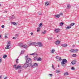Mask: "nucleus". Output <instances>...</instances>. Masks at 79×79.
I'll list each match as a JSON object with an SVG mask.
<instances>
[{
  "label": "nucleus",
  "mask_w": 79,
  "mask_h": 79,
  "mask_svg": "<svg viewBox=\"0 0 79 79\" xmlns=\"http://www.w3.org/2000/svg\"><path fill=\"white\" fill-rule=\"evenodd\" d=\"M46 33V30H45L42 33V34H45Z\"/></svg>",
  "instance_id": "nucleus-37"
},
{
  "label": "nucleus",
  "mask_w": 79,
  "mask_h": 79,
  "mask_svg": "<svg viewBox=\"0 0 79 79\" xmlns=\"http://www.w3.org/2000/svg\"><path fill=\"white\" fill-rule=\"evenodd\" d=\"M70 28H71V26H68L66 28V29H70Z\"/></svg>",
  "instance_id": "nucleus-20"
},
{
  "label": "nucleus",
  "mask_w": 79,
  "mask_h": 79,
  "mask_svg": "<svg viewBox=\"0 0 79 79\" xmlns=\"http://www.w3.org/2000/svg\"><path fill=\"white\" fill-rule=\"evenodd\" d=\"M15 35L16 36H17V35H18V34H16V35Z\"/></svg>",
  "instance_id": "nucleus-53"
},
{
  "label": "nucleus",
  "mask_w": 79,
  "mask_h": 79,
  "mask_svg": "<svg viewBox=\"0 0 79 79\" xmlns=\"http://www.w3.org/2000/svg\"><path fill=\"white\" fill-rule=\"evenodd\" d=\"M23 44L22 43H19V46L20 47H23Z\"/></svg>",
  "instance_id": "nucleus-13"
},
{
  "label": "nucleus",
  "mask_w": 79,
  "mask_h": 79,
  "mask_svg": "<svg viewBox=\"0 0 79 79\" xmlns=\"http://www.w3.org/2000/svg\"><path fill=\"white\" fill-rule=\"evenodd\" d=\"M25 59L26 63H25L23 66L24 68H27L28 66L30 67L32 65V60L31 58H29V56L27 55L25 56Z\"/></svg>",
  "instance_id": "nucleus-1"
},
{
  "label": "nucleus",
  "mask_w": 79,
  "mask_h": 79,
  "mask_svg": "<svg viewBox=\"0 0 79 79\" xmlns=\"http://www.w3.org/2000/svg\"><path fill=\"white\" fill-rule=\"evenodd\" d=\"M10 19H14V18H15V16L14 15H12L10 17Z\"/></svg>",
  "instance_id": "nucleus-22"
},
{
  "label": "nucleus",
  "mask_w": 79,
  "mask_h": 79,
  "mask_svg": "<svg viewBox=\"0 0 79 79\" xmlns=\"http://www.w3.org/2000/svg\"><path fill=\"white\" fill-rule=\"evenodd\" d=\"M16 39V37H14L13 38V39Z\"/></svg>",
  "instance_id": "nucleus-48"
},
{
  "label": "nucleus",
  "mask_w": 79,
  "mask_h": 79,
  "mask_svg": "<svg viewBox=\"0 0 79 79\" xmlns=\"http://www.w3.org/2000/svg\"><path fill=\"white\" fill-rule=\"evenodd\" d=\"M0 79H2V76H0Z\"/></svg>",
  "instance_id": "nucleus-52"
},
{
  "label": "nucleus",
  "mask_w": 79,
  "mask_h": 79,
  "mask_svg": "<svg viewBox=\"0 0 79 79\" xmlns=\"http://www.w3.org/2000/svg\"><path fill=\"white\" fill-rule=\"evenodd\" d=\"M61 47H63L64 48H65L67 47V44H61Z\"/></svg>",
  "instance_id": "nucleus-11"
},
{
  "label": "nucleus",
  "mask_w": 79,
  "mask_h": 79,
  "mask_svg": "<svg viewBox=\"0 0 79 79\" xmlns=\"http://www.w3.org/2000/svg\"><path fill=\"white\" fill-rule=\"evenodd\" d=\"M71 69H72V70H74V69H75L74 68V67H71Z\"/></svg>",
  "instance_id": "nucleus-35"
},
{
  "label": "nucleus",
  "mask_w": 79,
  "mask_h": 79,
  "mask_svg": "<svg viewBox=\"0 0 79 79\" xmlns=\"http://www.w3.org/2000/svg\"><path fill=\"white\" fill-rule=\"evenodd\" d=\"M67 7L68 9H69L71 8V5L69 4H67Z\"/></svg>",
  "instance_id": "nucleus-18"
},
{
  "label": "nucleus",
  "mask_w": 79,
  "mask_h": 79,
  "mask_svg": "<svg viewBox=\"0 0 79 79\" xmlns=\"http://www.w3.org/2000/svg\"><path fill=\"white\" fill-rule=\"evenodd\" d=\"M23 48H28V47L26 45H23Z\"/></svg>",
  "instance_id": "nucleus-14"
},
{
  "label": "nucleus",
  "mask_w": 79,
  "mask_h": 79,
  "mask_svg": "<svg viewBox=\"0 0 79 79\" xmlns=\"http://www.w3.org/2000/svg\"><path fill=\"white\" fill-rule=\"evenodd\" d=\"M2 58L0 57V63H2Z\"/></svg>",
  "instance_id": "nucleus-42"
},
{
  "label": "nucleus",
  "mask_w": 79,
  "mask_h": 79,
  "mask_svg": "<svg viewBox=\"0 0 79 79\" xmlns=\"http://www.w3.org/2000/svg\"><path fill=\"white\" fill-rule=\"evenodd\" d=\"M68 75H69V73H68V72H65L64 73V76H68Z\"/></svg>",
  "instance_id": "nucleus-17"
},
{
  "label": "nucleus",
  "mask_w": 79,
  "mask_h": 79,
  "mask_svg": "<svg viewBox=\"0 0 79 79\" xmlns=\"http://www.w3.org/2000/svg\"><path fill=\"white\" fill-rule=\"evenodd\" d=\"M2 38V35H0V38Z\"/></svg>",
  "instance_id": "nucleus-51"
},
{
  "label": "nucleus",
  "mask_w": 79,
  "mask_h": 79,
  "mask_svg": "<svg viewBox=\"0 0 79 79\" xmlns=\"http://www.w3.org/2000/svg\"><path fill=\"white\" fill-rule=\"evenodd\" d=\"M49 5V3L48 2H46L45 5L46 6H48Z\"/></svg>",
  "instance_id": "nucleus-24"
},
{
  "label": "nucleus",
  "mask_w": 79,
  "mask_h": 79,
  "mask_svg": "<svg viewBox=\"0 0 79 79\" xmlns=\"http://www.w3.org/2000/svg\"><path fill=\"white\" fill-rule=\"evenodd\" d=\"M14 68H15L16 70H17V69H18L19 68H21V66L20 64H19V65H17L16 67V65H14Z\"/></svg>",
  "instance_id": "nucleus-4"
},
{
  "label": "nucleus",
  "mask_w": 79,
  "mask_h": 79,
  "mask_svg": "<svg viewBox=\"0 0 79 79\" xmlns=\"http://www.w3.org/2000/svg\"><path fill=\"white\" fill-rule=\"evenodd\" d=\"M11 43H10V41H9L7 43V46L5 48L6 49H10L11 48Z\"/></svg>",
  "instance_id": "nucleus-3"
},
{
  "label": "nucleus",
  "mask_w": 79,
  "mask_h": 79,
  "mask_svg": "<svg viewBox=\"0 0 79 79\" xmlns=\"http://www.w3.org/2000/svg\"><path fill=\"white\" fill-rule=\"evenodd\" d=\"M39 13H40V12H38V14H39Z\"/></svg>",
  "instance_id": "nucleus-54"
},
{
  "label": "nucleus",
  "mask_w": 79,
  "mask_h": 79,
  "mask_svg": "<svg viewBox=\"0 0 79 79\" xmlns=\"http://www.w3.org/2000/svg\"><path fill=\"white\" fill-rule=\"evenodd\" d=\"M56 59H59V58L58 57V56H57L56 57Z\"/></svg>",
  "instance_id": "nucleus-45"
},
{
  "label": "nucleus",
  "mask_w": 79,
  "mask_h": 79,
  "mask_svg": "<svg viewBox=\"0 0 79 79\" xmlns=\"http://www.w3.org/2000/svg\"><path fill=\"white\" fill-rule=\"evenodd\" d=\"M41 26H42V23H40V24L39 25V27L37 28V32H39L40 31V27Z\"/></svg>",
  "instance_id": "nucleus-5"
},
{
  "label": "nucleus",
  "mask_w": 79,
  "mask_h": 79,
  "mask_svg": "<svg viewBox=\"0 0 79 79\" xmlns=\"http://www.w3.org/2000/svg\"><path fill=\"white\" fill-rule=\"evenodd\" d=\"M11 23L12 24H13L14 25H15V26H16V23L15 22H12Z\"/></svg>",
  "instance_id": "nucleus-23"
},
{
  "label": "nucleus",
  "mask_w": 79,
  "mask_h": 79,
  "mask_svg": "<svg viewBox=\"0 0 79 79\" xmlns=\"http://www.w3.org/2000/svg\"><path fill=\"white\" fill-rule=\"evenodd\" d=\"M68 62V61L66 60V59H64L62 61V62L61 63V64L62 66L63 67H64L65 66H66L65 63H67Z\"/></svg>",
  "instance_id": "nucleus-2"
},
{
  "label": "nucleus",
  "mask_w": 79,
  "mask_h": 79,
  "mask_svg": "<svg viewBox=\"0 0 79 79\" xmlns=\"http://www.w3.org/2000/svg\"><path fill=\"white\" fill-rule=\"evenodd\" d=\"M34 60H35V61H36V60H37V57H34Z\"/></svg>",
  "instance_id": "nucleus-33"
},
{
  "label": "nucleus",
  "mask_w": 79,
  "mask_h": 79,
  "mask_svg": "<svg viewBox=\"0 0 79 79\" xmlns=\"http://www.w3.org/2000/svg\"><path fill=\"white\" fill-rule=\"evenodd\" d=\"M37 61H42V59L40 57H39L37 59Z\"/></svg>",
  "instance_id": "nucleus-16"
},
{
  "label": "nucleus",
  "mask_w": 79,
  "mask_h": 79,
  "mask_svg": "<svg viewBox=\"0 0 79 79\" xmlns=\"http://www.w3.org/2000/svg\"><path fill=\"white\" fill-rule=\"evenodd\" d=\"M58 67H60V66L59 65H58Z\"/></svg>",
  "instance_id": "nucleus-56"
},
{
  "label": "nucleus",
  "mask_w": 79,
  "mask_h": 79,
  "mask_svg": "<svg viewBox=\"0 0 79 79\" xmlns=\"http://www.w3.org/2000/svg\"><path fill=\"white\" fill-rule=\"evenodd\" d=\"M6 57H7V55L5 54L3 56V58H5Z\"/></svg>",
  "instance_id": "nucleus-30"
},
{
  "label": "nucleus",
  "mask_w": 79,
  "mask_h": 79,
  "mask_svg": "<svg viewBox=\"0 0 79 79\" xmlns=\"http://www.w3.org/2000/svg\"><path fill=\"white\" fill-rule=\"evenodd\" d=\"M30 45H34V42L31 43L30 44Z\"/></svg>",
  "instance_id": "nucleus-26"
},
{
  "label": "nucleus",
  "mask_w": 79,
  "mask_h": 79,
  "mask_svg": "<svg viewBox=\"0 0 79 79\" xmlns=\"http://www.w3.org/2000/svg\"><path fill=\"white\" fill-rule=\"evenodd\" d=\"M37 66H38V64L37 63H35L32 65H31V67L32 68H35V67H37Z\"/></svg>",
  "instance_id": "nucleus-6"
},
{
  "label": "nucleus",
  "mask_w": 79,
  "mask_h": 79,
  "mask_svg": "<svg viewBox=\"0 0 79 79\" xmlns=\"http://www.w3.org/2000/svg\"><path fill=\"white\" fill-rule=\"evenodd\" d=\"M18 60H19V59H17L16 61V63L17 64L19 63Z\"/></svg>",
  "instance_id": "nucleus-38"
},
{
  "label": "nucleus",
  "mask_w": 79,
  "mask_h": 79,
  "mask_svg": "<svg viewBox=\"0 0 79 79\" xmlns=\"http://www.w3.org/2000/svg\"><path fill=\"white\" fill-rule=\"evenodd\" d=\"M1 6V4H0V6Z\"/></svg>",
  "instance_id": "nucleus-57"
},
{
  "label": "nucleus",
  "mask_w": 79,
  "mask_h": 79,
  "mask_svg": "<svg viewBox=\"0 0 79 79\" xmlns=\"http://www.w3.org/2000/svg\"><path fill=\"white\" fill-rule=\"evenodd\" d=\"M49 75H50V77H52V76H53V74H49Z\"/></svg>",
  "instance_id": "nucleus-44"
},
{
  "label": "nucleus",
  "mask_w": 79,
  "mask_h": 79,
  "mask_svg": "<svg viewBox=\"0 0 79 79\" xmlns=\"http://www.w3.org/2000/svg\"><path fill=\"white\" fill-rule=\"evenodd\" d=\"M60 41L59 40H57L56 41H55V44L56 45H59L60 44Z\"/></svg>",
  "instance_id": "nucleus-8"
},
{
  "label": "nucleus",
  "mask_w": 79,
  "mask_h": 79,
  "mask_svg": "<svg viewBox=\"0 0 79 79\" xmlns=\"http://www.w3.org/2000/svg\"><path fill=\"white\" fill-rule=\"evenodd\" d=\"M38 45L39 47H43V45L42 44V43L40 42H38Z\"/></svg>",
  "instance_id": "nucleus-10"
},
{
  "label": "nucleus",
  "mask_w": 79,
  "mask_h": 79,
  "mask_svg": "<svg viewBox=\"0 0 79 79\" xmlns=\"http://www.w3.org/2000/svg\"><path fill=\"white\" fill-rule=\"evenodd\" d=\"M55 50L54 49H52V52L51 53H54L55 52Z\"/></svg>",
  "instance_id": "nucleus-31"
},
{
  "label": "nucleus",
  "mask_w": 79,
  "mask_h": 79,
  "mask_svg": "<svg viewBox=\"0 0 79 79\" xmlns=\"http://www.w3.org/2000/svg\"><path fill=\"white\" fill-rule=\"evenodd\" d=\"M60 71L58 70H56V73H60Z\"/></svg>",
  "instance_id": "nucleus-36"
},
{
  "label": "nucleus",
  "mask_w": 79,
  "mask_h": 79,
  "mask_svg": "<svg viewBox=\"0 0 79 79\" xmlns=\"http://www.w3.org/2000/svg\"><path fill=\"white\" fill-rule=\"evenodd\" d=\"M39 15H42V14H39Z\"/></svg>",
  "instance_id": "nucleus-55"
},
{
  "label": "nucleus",
  "mask_w": 79,
  "mask_h": 79,
  "mask_svg": "<svg viewBox=\"0 0 79 79\" xmlns=\"http://www.w3.org/2000/svg\"><path fill=\"white\" fill-rule=\"evenodd\" d=\"M6 78H8V77H5V78L4 79H6Z\"/></svg>",
  "instance_id": "nucleus-46"
},
{
  "label": "nucleus",
  "mask_w": 79,
  "mask_h": 79,
  "mask_svg": "<svg viewBox=\"0 0 79 79\" xmlns=\"http://www.w3.org/2000/svg\"><path fill=\"white\" fill-rule=\"evenodd\" d=\"M34 45H35V46H38V42L37 43L34 42Z\"/></svg>",
  "instance_id": "nucleus-19"
},
{
  "label": "nucleus",
  "mask_w": 79,
  "mask_h": 79,
  "mask_svg": "<svg viewBox=\"0 0 79 79\" xmlns=\"http://www.w3.org/2000/svg\"><path fill=\"white\" fill-rule=\"evenodd\" d=\"M76 61H77L76 60H73L71 62V64H73V65L76 64Z\"/></svg>",
  "instance_id": "nucleus-9"
},
{
  "label": "nucleus",
  "mask_w": 79,
  "mask_h": 79,
  "mask_svg": "<svg viewBox=\"0 0 79 79\" xmlns=\"http://www.w3.org/2000/svg\"><path fill=\"white\" fill-rule=\"evenodd\" d=\"M52 68H53L54 69H55V68H54V66H53V64H52Z\"/></svg>",
  "instance_id": "nucleus-41"
},
{
  "label": "nucleus",
  "mask_w": 79,
  "mask_h": 79,
  "mask_svg": "<svg viewBox=\"0 0 79 79\" xmlns=\"http://www.w3.org/2000/svg\"><path fill=\"white\" fill-rule=\"evenodd\" d=\"M29 55H31V56L34 55H35V53H33L32 54H30Z\"/></svg>",
  "instance_id": "nucleus-39"
},
{
  "label": "nucleus",
  "mask_w": 79,
  "mask_h": 79,
  "mask_svg": "<svg viewBox=\"0 0 79 79\" xmlns=\"http://www.w3.org/2000/svg\"><path fill=\"white\" fill-rule=\"evenodd\" d=\"M63 14L62 13H60L59 14L56 15H55V17H56L57 18H59L60 16H63Z\"/></svg>",
  "instance_id": "nucleus-7"
},
{
  "label": "nucleus",
  "mask_w": 79,
  "mask_h": 79,
  "mask_svg": "<svg viewBox=\"0 0 79 79\" xmlns=\"http://www.w3.org/2000/svg\"><path fill=\"white\" fill-rule=\"evenodd\" d=\"M78 51V50L77 49H74V53H75V52H77Z\"/></svg>",
  "instance_id": "nucleus-28"
},
{
  "label": "nucleus",
  "mask_w": 79,
  "mask_h": 79,
  "mask_svg": "<svg viewBox=\"0 0 79 79\" xmlns=\"http://www.w3.org/2000/svg\"><path fill=\"white\" fill-rule=\"evenodd\" d=\"M58 59L59 61H61L62 60V59H61V57H59Z\"/></svg>",
  "instance_id": "nucleus-40"
},
{
  "label": "nucleus",
  "mask_w": 79,
  "mask_h": 79,
  "mask_svg": "<svg viewBox=\"0 0 79 79\" xmlns=\"http://www.w3.org/2000/svg\"><path fill=\"white\" fill-rule=\"evenodd\" d=\"M72 56H73V57H75V56H76V54H73L72 55Z\"/></svg>",
  "instance_id": "nucleus-32"
},
{
  "label": "nucleus",
  "mask_w": 79,
  "mask_h": 79,
  "mask_svg": "<svg viewBox=\"0 0 79 79\" xmlns=\"http://www.w3.org/2000/svg\"><path fill=\"white\" fill-rule=\"evenodd\" d=\"M1 27H2V28H4V27H5V26L2 25Z\"/></svg>",
  "instance_id": "nucleus-43"
},
{
  "label": "nucleus",
  "mask_w": 79,
  "mask_h": 79,
  "mask_svg": "<svg viewBox=\"0 0 79 79\" xmlns=\"http://www.w3.org/2000/svg\"><path fill=\"white\" fill-rule=\"evenodd\" d=\"M74 24H75V23H72L70 24V26L71 27V26H74Z\"/></svg>",
  "instance_id": "nucleus-27"
},
{
  "label": "nucleus",
  "mask_w": 79,
  "mask_h": 79,
  "mask_svg": "<svg viewBox=\"0 0 79 79\" xmlns=\"http://www.w3.org/2000/svg\"><path fill=\"white\" fill-rule=\"evenodd\" d=\"M74 49H71L70 50V52L71 53H74Z\"/></svg>",
  "instance_id": "nucleus-29"
},
{
  "label": "nucleus",
  "mask_w": 79,
  "mask_h": 79,
  "mask_svg": "<svg viewBox=\"0 0 79 79\" xmlns=\"http://www.w3.org/2000/svg\"><path fill=\"white\" fill-rule=\"evenodd\" d=\"M59 31H60V29L58 28L55 29L54 30V31L56 32V33H57L59 32Z\"/></svg>",
  "instance_id": "nucleus-12"
},
{
  "label": "nucleus",
  "mask_w": 79,
  "mask_h": 79,
  "mask_svg": "<svg viewBox=\"0 0 79 79\" xmlns=\"http://www.w3.org/2000/svg\"><path fill=\"white\" fill-rule=\"evenodd\" d=\"M48 40H51L52 39V37H49L48 38Z\"/></svg>",
  "instance_id": "nucleus-34"
},
{
  "label": "nucleus",
  "mask_w": 79,
  "mask_h": 79,
  "mask_svg": "<svg viewBox=\"0 0 79 79\" xmlns=\"http://www.w3.org/2000/svg\"><path fill=\"white\" fill-rule=\"evenodd\" d=\"M5 38H6H6H7V36L5 35Z\"/></svg>",
  "instance_id": "nucleus-49"
},
{
  "label": "nucleus",
  "mask_w": 79,
  "mask_h": 79,
  "mask_svg": "<svg viewBox=\"0 0 79 79\" xmlns=\"http://www.w3.org/2000/svg\"><path fill=\"white\" fill-rule=\"evenodd\" d=\"M64 24V23L63 22H61L60 23V25L61 26H63Z\"/></svg>",
  "instance_id": "nucleus-25"
},
{
  "label": "nucleus",
  "mask_w": 79,
  "mask_h": 79,
  "mask_svg": "<svg viewBox=\"0 0 79 79\" xmlns=\"http://www.w3.org/2000/svg\"><path fill=\"white\" fill-rule=\"evenodd\" d=\"M19 70L18 71L19 73H21V69H22V66H21V68H19L18 69Z\"/></svg>",
  "instance_id": "nucleus-15"
},
{
  "label": "nucleus",
  "mask_w": 79,
  "mask_h": 79,
  "mask_svg": "<svg viewBox=\"0 0 79 79\" xmlns=\"http://www.w3.org/2000/svg\"><path fill=\"white\" fill-rule=\"evenodd\" d=\"M31 35H33V33L32 32H31Z\"/></svg>",
  "instance_id": "nucleus-47"
},
{
  "label": "nucleus",
  "mask_w": 79,
  "mask_h": 79,
  "mask_svg": "<svg viewBox=\"0 0 79 79\" xmlns=\"http://www.w3.org/2000/svg\"><path fill=\"white\" fill-rule=\"evenodd\" d=\"M74 47H75V45H73V48H74Z\"/></svg>",
  "instance_id": "nucleus-50"
},
{
  "label": "nucleus",
  "mask_w": 79,
  "mask_h": 79,
  "mask_svg": "<svg viewBox=\"0 0 79 79\" xmlns=\"http://www.w3.org/2000/svg\"><path fill=\"white\" fill-rule=\"evenodd\" d=\"M24 50H22L21 52L20 53L21 55L24 54Z\"/></svg>",
  "instance_id": "nucleus-21"
}]
</instances>
